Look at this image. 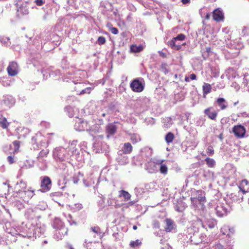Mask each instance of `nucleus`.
Listing matches in <instances>:
<instances>
[{
    "label": "nucleus",
    "mask_w": 249,
    "mask_h": 249,
    "mask_svg": "<svg viewBox=\"0 0 249 249\" xmlns=\"http://www.w3.org/2000/svg\"><path fill=\"white\" fill-rule=\"evenodd\" d=\"M203 229L202 222L197 220L192 223L186 230V233L190 236L191 241L194 244H198L202 241L203 235L199 233V231Z\"/></svg>",
    "instance_id": "nucleus-1"
},
{
    "label": "nucleus",
    "mask_w": 249,
    "mask_h": 249,
    "mask_svg": "<svg viewBox=\"0 0 249 249\" xmlns=\"http://www.w3.org/2000/svg\"><path fill=\"white\" fill-rule=\"evenodd\" d=\"M26 187V184L23 180H21L19 183L18 182L15 188L16 192L14 195L16 197L21 198L24 202H28L35 195V190L30 188L25 191Z\"/></svg>",
    "instance_id": "nucleus-2"
},
{
    "label": "nucleus",
    "mask_w": 249,
    "mask_h": 249,
    "mask_svg": "<svg viewBox=\"0 0 249 249\" xmlns=\"http://www.w3.org/2000/svg\"><path fill=\"white\" fill-rule=\"evenodd\" d=\"M74 127L77 131H87L94 132H98L100 128L99 125L91 126L90 124H89L87 122L79 118H76Z\"/></svg>",
    "instance_id": "nucleus-3"
},
{
    "label": "nucleus",
    "mask_w": 249,
    "mask_h": 249,
    "mask_svg": "<svg viewBox=\"0 0 249 249\" xmlns=\"http://www.w3.org/2000/svg\"><path fill=\"white\" fill-rule=\"evenodd\" d=\"M53 227L55 229L54 238L57 240L62 239L67 234L68 231L64 223L58 218H55L53 223Z\"/></svg>",
    "instance_id": "nucleus-4"
},
{
    "label": "nucleus",
    "mask_w": 249,
    "mask_h": 249,
    "mask_svg": "<svg viewBox=\"0 0 249 249\" xmlns=\"http://www.w3.org/2000/svg\"><path fill=\"white\" fill-rule=\"evenodd\" d=\"M163 162V160H154L149 163V166H151L152 168L149 169V172L153 173L157 172L159 170L160 173L166 175L168 172V167Z\"/></svg>",
    "instance_id": "nucleus-5"
},
{
    "label": "nucleus",
    "mask_w": 249,
    "mask_h": 249,
    "mask_svg": "<svg viewBox=\"0 0 249 249\" xmlns=\"http://www.w3.org/2000/svg\"><path fill=\"white\" fill-rule=\"evenodd\" d=\"M70 153H68L66 150L59 147L56 148L53 152V156L56 160L63 161L70 159Z\"/></svg>",
    "instance_id": "nucleus-6"
},
{
    "label": "nucleus",
    "mask_w": 249,
    "mask_h": 249,
    "mask_svg": "<svg viewBox=\"0 0 249 249\" xmlns=\"http://www.w3.org/2000/svg\"><path fill=\"white\" fill-rule=\"evenodd\" d=\"M130 86L133 91L140 92L144 89V81L142 78L135 79L131 83Z\"/></svg>",
    "instance_id": "nucleus-7"
},
{
    "label": "nucleus",
    "mask_w": 249,
    "mask_h": 249,
    "mask_svg": "<svg viewBox=\"0 0 249 249\" xmlns=\"http://www.w3.org/2000/svg\"><path fill=\"white\" fill-rule=\"evenodd\" d=\"M185 38V36L182 34L178 35L176 37H174L171 41L168 42V45L170 46L172 49L175 50H179L181 45L180 44L177 43V41H183Z\"/></svg>",
    "instance_id": "nucleus-8"
},
{
    "label": "nucleus",
    "mask_w": 249,
    "mask_h": 249,
    "mask_svg": "<svg viewBox=\"0 0 249 249\" xmlns=\"http://www.w3.org/2000/svg\"><path fill=\"white\" fill-rule=\"evenodd\" d=\"M36 229L35 225L28 224L26 225V227L24 228L23 236L28 238L35 237V235L36 233Z\"/></svg>",
    "instance_id": "nucleus-9"
},
{
    "label": "nucleus",
    "mask_w": 249,
    "mask_h": 249,
    "mask_svg": "<svg viewBox=\"0 0 249 249\" xmlns=\"http://www.w3.org/2000/svg\"><path fill=\"white\" fill-rule=\"evenodd\" d=\"M232 132L235 136L238 138H243L247 137L246 136V128L241 124L234 126L232 128Z\"/></svg>",
    "instance_id": "nucleus-10"
},
{
    "label": "nucleus",
    "mask_w": 249,
    "mask_h": 249,
    "mask_svg": "<svg viewBox=\"0 0 249 249\" xmlns=\"http://www.w3.org/2000/svg\"><path fill=\"white\" fill-rule=\"evenodd\" d=\"M228 205L222 203H218L215 208L216 215L218 217H223L227 215L228 213Z\"/></svg>",
    "instance_id": "nucleus-11"
},
{
    "label": "nucleus",
    "mask_w": 249,
    "mask_h": 249,
    "mask_svg": "<svg viewBox=\"0 0 249 249\" xmlns=\"http://www.w3.org/2000/svg\"><path fill=\"white\" fill-rule=\"evenodd\" d=\"M51 186L52 181L50 178L47 176L44 177L41 182L40 191L42 192H46L50 190Z\"/></svg>",
    "instance_id": "nucleus-12"
},
{
    "label": "nucleus",
    "mask_w": 249,
    "mask_h": 249,
    "mask_svg": "<svg viewBox=\"0 0 249 249\" xmlns=\"http://www.w3.org/2000/svg\"><path fill=\"white\" fill-rule=\"evenodd\" d=\"M192 203L195 205L197 202L199 203H203L205 201L204 192L201 190L197 191L196 193V196L191 198Z\"/></svg>",
    "instance_id": "nucleus-13"
},
{
    "label": "nucleus",
    "mask_w": 249,
    "mask_h": 249,
    "mask_svg": "<svg viewBox=\"0 0 249 249\" xmlns=\"http://www.w3.org/2000/svg\"><path fill=\"white\" fill-rule=\"evenodd\" d=\"M44 138L41 135V133H37L34 137L32 139V143L35 145L34 146V149H37L39 148V146H43V143H45L43 142Z\"/></svg>",
    "instance_id": "nucleus-14"
},
{
    "label": "nucleus",
    "mask_w": 249,
    "mask_h": 249,
    "mask_svg": "<svg viewBox=\"0 0 249 249\" xmlns=\"http://www.w3.org/2000/svg\"><path fill=\"white\" fill-rule=\"evenodd\" d=\"M77 143V141H73L69 144L67 152L70 153V158L72 155H76L79 154V150L78 148Z\"/></svg>",
    "instance_id": "nucleus-15"
},
{
    "label": "nucleus",
    "mask_w": 249,
    "mask_h": 249,
    "mask_svg": "<svg viewBox=\"0 0 249 249\" xmlns=\"http://www.w3.org/2000/svg\"><path fill=\"white\" fill-rule=\"evenodd\" d=\"M8 73L10 76H15L18 73V66L16 62H12L7 69Z\"/></svg>",
    "instance_id": "nucleus-16"
},
{
    "label": "nucleus",
    "mask_w": 249,
    "mask_h": 249,
    "mask_svg": "<svg viewBox=\"0 0 249 249\" xmlns=\"http://www.w3.org/2000/svg\"><path fill=\"white\" fill-rule=\"evenodd\" d=\"M36 233L35 235V238L39 237L43 235L45 232L46 227L45 225L41 224L40 222L36 223Z\"/></svg>",
    "instance_id": "nucleus-17"
},
{
    "label": "nucleus",
    "mask_w": 249,
    "mask_h": 249,
    "mask_svg": "<svg viewBox=\"0 0 249 249\" xmlns=\"http://www.w3.org/2000/svg\"><path fill=\"white\" fill-rule=\"evenodd\" d=\"M17 12L22 15H26L29 13L28 4L26 2H23L17 4Z\"/></svg>",
    "instance_id": "nucleus-18"
},
{
    "label": "nucleus",
    "mask_w": 249,
    "mask_h": 249,
    "mask_svg": "<svg viewBox=\"0 0 249 249\" xmlns=\"http://www.w3.org/2000/svg\"><path fill=\"white\" fill-rule=\"evenodd\" d=\"M213 19L217 22L223 21L224 18V13L219 8L216 9L213 11Z\"/></svg>",
    "instance_id": "nucleus-19"
},
{
    "label": "nucleus",
    "mask_w": 249,
    "mask_h": 249,
    "mask_svg": "<svg viewBox=\"0 0 249 249\" xmlns=\"http://www.w3.org/2000/svg\"><path fill=\"white\" fill-rule=\"evenodd\" d=\"M14 98L10 95H4L2 100V103L6 106L8 107H12L15 104Z\"/></svg>",
    "instance_id": "nucleus-20"
},
{
    "label": "nucleus",
    "mask_w": 249,
    "mask_h": 249,
    "mask_svg": "<svg viewBox=\"0 0 249 249\" xmlns=\"http://www.w3.org/2000/svg\"><path fill=\"white\" fill-rule=\"evenodd\" d=\"M204 113L210 119L213 120H215L217 115V112L213 107H210L205 109Z\"/></svg>",
    "instance_id": "nucleus-21"
},
{
    "label": "nucleus",
    "mask_w": 249,
    "mask_h": 249,
    "mask_svg": "<svg viewBox=\"0 0 249 249\" xmlns=\"http://www.w3.org/2000/svg\"><path fill=\"white\" fill-rule=\"evenodd\" d=\"M165 224V231L166 232H170L176 228V224L174 221L169 218H166L164 220Z\"/></svg>",
    "instance_id": "nucleus-22"
},
{
    "label": "nucleus",
    "mask_w": 249,
    "mask_h": 249,
    "mask_svg": "<svg viewBox=\"0 0 249 249\" xmlns=\"http://www.w3.org/2000/svg\"><path fill=\"white\" fill-rule=\"evenodd\" d=\"M240 191L242 192L243 194H246L249 192V182L248 180L244 179H243L239 186Z\"/></svg>",
    "instance_id": "nucleus-23"
},
{
    "label": "nucleus",
    "mask_w": 249,
    "mask_h": 249,
    "mask_svg": "<svg viewBox=\"0 0 249 249\" xmlns=\"http://www.w3.org/2000/svg\"><path fill=\"white\" fill-rule=\"evenodd\" d=\"M85 244L84 246L87 249H96L97 246L99 245L98 242L92 241H90L88 239L85 240Z\"/></svg>",
    "instance_id": "nucleus-24"
},
{
    "label": "nucleus",
    "mask_w": 249,
    "mask_h": 249,
    "mask_svg": "<svg viewBox=\"0 0 249 249\" xmlns=\"http://www.w3.org/2000/svg\"><path fill=\"white\" fill-rule=\"evenodd\" d=\"M133 149V147L131 144L129 142H125L122 148V151L123 154H130Z\"/></svg>",
    "instance_id": "nucleus-25"
},
{
    "label": "nucleus",
    "mask_w": 249,
    "mask_h": 249,
    "mask_svg": "<svg viewBox=\"0 0 249 249\" xmlns=\"http://www.w3.org/2000/svg\"><path fill=\"white\" fill-rule=\"evenodd\" d=\"M216 103L222 110L226 109L228 106L227 102L223 98H218L216 100Z\"/></svg>",
    "instance_id": "nucleus-26"
},
{
    "label": "nucleus",
    "mask_w": 249,
    "mask_h": 249,
    "mask_svg": "<svg viewBox=\"0 0 249 249\" xmlns=\"http://www.w3.org/2000/svg\"><path fill=\"white\" fill-rule=\"evenodd\" d=\"M203 177L206 180H213L214 173L209 170H204L203 173Z\"/></svg>",
    "instance_id": "nucleus-27"
},
{
    "label": "nucleus",
    "mask_w": 249,
    "mask_h": 249,
    "mask_svg": "<svg viewBox=\"0 0 249 249\" xmlns=\"http://www.w3.org/2000/svg\"><path fill=\"white\" fill-rule=\"evenodd\" d=\"M117 127L113 124H109L107 126V131L109 135L114 134L116 131Z\"/></svg>",
    "instance_id": "nucleus-28"
},
{
    "label": "nucleus",
    "mask_w": 249,
    "mask_h": 249,
    "mask_svg": "<svg viewBox=\"0 0 249 249\" xmlns=\"http://www.w3.org/2000/svg\"><path fill=\"white\" fill-rule=\"evenodd\" d=\"M91 231L90 232L91 235H93L94 237L96 236L101 237V230L98 227H94L91 228Z\"/></svg>",
    "instance_id": "nucleus-29"
},
{
    "label": "nucleus",
    "mask_w": 249,
    "mask_h": 249,
    "mask_svg": "<svg viewBox=\"0 0 249 249\" xmlns=\"http://www.w3.org/2000/svg\"><path fill=\"white\" fill-rule=\"evenodd\" d=\"M203 94L204 97L211 91L212 87L210 84L204 83L203 85Z\"/></svg>",
    "instance_id": "nucleus-30"
},
{
    "label": "nucleus",
    "mask_w": 249,
    "mask_h": 249,
    "mask_svg": "<svg viewBox=\"0 0 249 249\" xmlns=\"http://www.w3.org/2000/svg\"><path fill=\"white\" fill-rule=\"evenodd\" d=\"M243 193L241 191H238L237 194L234 195L232 198L233 200L236 202H242L243 199Z\"/></svg>",
    "instance_id": "nucleus-31"
},
{
    "label": "nucleus",
    "mask_w": 249,
    "mask_h": 249,
    "mask_svg": "<svg viewBox=\"0 0 249 249\" xmlns=\"http://www.w3.org/2000/svg\"><path fill=\"white\" fill-rule=\"evenodd\" d=\"M131 195L127 191L121 190L119 191V197H123L125 201H128L131 198Z\"/></svg>",
    "instance_id": "nucleus-32"
},
{
    "label": "nucleus",
    "mask_w": 249,
    "mask_h": 249,
    "mask_svg": "<svg viewBox=\"0 0 249 249\" xmlns=\"http://www.w3.org/2000/svg\"><path fill=\"white\" fill-rule=\"evenodd\" d=\"M66 109L70 117H74L75 112L77 111V109L76 108L71 106L66 107Z\"/></svg>",
    "instance_id": "nucleus-33"
},
{
    "label": "nucleus",
    "mask_w": 249,
    "mask_h": 249,
    "mask_svg": "<svg viewBox=\"0 0 249 249\" xmlns=\"http://www.w3.org/2000/svg\"><path fill=\"white\" fill-rule=\"evenodd\" d=\"M174 138V135L172 132H168L165 137V141L168 144L173 142Z\"/></svg>",
    "instance_id": "nucleus-34"
},
{
    "label": "nucleus",
    "mask_w": 249,
    "mask_h": 249,
    "mask_svg": "<svg viewBox=\"0 0 249 249\" xmlns=\"http://www.w3.org/2000/svg\"><path fill=\"white\" fill-rule=\"evenodd\" d=\"M205 161L209 167L213 168L215 165V161L213 159L207 158L205 159Z\"/></svg>",
    "instance_id": "nucleus-35"
},
{
    "label": "nucleus",
    "mask_w": 249,
    "mask_h": 249,
    "mask_svg": "<svg viewBox=\"0 0 249 249\" xmlns=\"http://www.w3.org/2000/svg\"><path fill=\"white\" fill-rule=\"evenodd\" d=\"M142 50V47L141 46H137L133 45L130 47V51L132 53H139Z\"/></svg>",
    "instance_id": "nucleus-36"
},
{
    "label": "nucleus",
    "mask_w": 249,
    "mask_h": 249,
    "mask_svg": "<svg viewBox=\"0 0 249 249\" xmlns=\"http://www.w3.org/2000/svg\"><path fill=\"white\" fill-rule=\"evenodd\" d=\"M135 193L137 197H141L144 193V189L142 187H136L135 189Z\"/></svg>",
    "instance_id": "nucleus-37"
},
{
    "label": "nucleus",
    "mask_w": 249,
    "mask_h": 249,
    "mask_svg": "<svg viewBox=\"0 0 249 249\" xmlns=\"http://www.w3.org/2000/svg\"><path fill=\"white\" fill-rule=\"evenodd\" d=\"M163 123H164V126L166 127H169L172 124V120L170 117H165L163 119Z\"/></svg>",
    "instance_id": "nucleus-38"
},
{
    "label": "nucleus",
    "mask_w": 249,
    "mask_h": 249,
    "mask_svg": "<svg viewBox=\"0 0 249 249\" xmlns=\"http://www.w3.org/2000/svg\"><path fill=\"white\" fill-rule=\"evenodd\" d=\"M130 140L133 144H135L141 141V138L138 135L133 134L131 136Z\"/></svg>",
    "instance_id": "nucleus-39"
},
{
    "label": "nucleus",
    "mask_w": 249,
    "mask_h": 249,
    "mask_svg": "<svg viewBox=\"0 0 249 249\" xmlns=\"http://www.w3.org/2000/svg\"><path fill=\"white\" fill-rule=\"evenodd\" d=\"M47 207V205L44 201L39 202L36 205V208L41 210H45Z\"/></svg>",
    "instance_id": "nucleus-40"
},
{
    "label": "nucleus",
    "mask_w": 249,
    "mask_h": 249,
    "mask_svg": "<svg viewBox=\"0 0 249 249\" xmlns=\"http://www.w3.org/2000/svg\"><path fill=\"white\" fill-rule=\"evenodd\" d=\"M141 244V241L139 239H137L135 241H132L130 243V246L132 248H135L140 246Z\"/></svg>",
    "instance_id": "nucleus-41"
},
{
    "label": "nucleus",
    "mask_w": 249,
    "mask_h": 249,
    "mask_svg": "<svg viewBox=\"0 0 249 249\" xmlns=\"http://www.w3.org/2000/svg\"><path fill=\"white\" fill-rule=\"evenodd\" d=\"M182 204L183 203L181 202L180 203H178V204L176 205L175 206L176 211L178 212H182L184 209V206H182Z\"/></svg>",
    "instance_id": "nucleus-42"
},
{
    "label": "nucleus",
    "mask_w": 249,
    "mask_h": 249,
    "mask_svg": "<svg viewBox=\"0 0 249 249\" xmlns=\"http://www.w3.org/2000/svg\"><path fill=\"white\" fill-rule=\"evenodd\" d=\"M230 231V229L229 227L224 226L221 229V232L223 234L229 235V232Z\"/></svg>",
    "instance_id": "nucleus-43"
},
{
    "label": "nucleus",
    "mask_w": 249,
    "mask_h": 249,
    "mask_svg": "<svg viewBox=\"0 0 249 249\" xmlns=\"http://www.w3.org/2000/svg\"><path fill=\"white\" fill-rule=\"evenodd\" d=\"M92 89H93V88L91 87L86 88L85 89H83L81 91H80L78 94L79 95H82L85 93L89 94Z\"/></svg>",
    "instance_id": "nucleus-44"
},
{
    "label": "nucleus",
    "mask_w": 249,
    "mask_h": 249,
    "mask_svg": "<svg viewBox=\"0 0 249 249\" xmlns=\"http://www.w3.org/2000/svg\"><path fill=\"white\" fill-rule=\"evenodd\" d=\"M67 220H68V222L70 223V225L71 226L77 225L76 222L72 219V216L70 214H68V215Z\"/></svg>",
    "instance_id": "nucleus-45"
},
{
    "label": "nucleus",
    "mask_w": 249,
    "mask_h": 249,
    "mask_svg": "<svg viewBox=\"0 0 249 249\" xmlns=\"http://www.w3.org/2000/svg\"><path fill=\"white\" fill-rule=\"evenodd\" d=\"M106 40L105 37L100 36L98 38L97 43L99 45H103L106 43Z\"/></svg>",
    "instance_id": "nucleus-46"
},
{
    "label": "nucleus",
    "mask_w": 249,
    "mask_h": 249,
    "mask_svg": "<svg viewBox=\"0 0 249 249\" xmlns=\"http://www.w3.org/2000/svg\"><path fill=\"white\" fill-rule=\"evenodd\" d=\"M206 151L209 156H212L214 154V150L212 146H208Z\"/></svg>",
    "instance_id": "nucleus-47"
},
{
    "label": "nucleus",
    "mask_w": 249,
    "mask_h": 249,
    "mask_svg": "<svg viewBox=\"0 0 249 249\" xmlns=\"http://www.w3.org/2000/svg\"><path fill=\"white\" fill-rule=\"evenodd\" d=\"M161 71L165 74L168 73L169 71L167 69V65L166 64H162L160 66Z\"/></svg>",
    "instance_id": "nucleus-48"
},
{
    "label": "nucleus",
    "mask_w": 249,
    "mask_h": 249,
    "mask_svg": "<svg viewBox=\"0 0 249 249\" xmlns=\"http://www.w3.org/2000/svg\"><path fill=\"white\" fill-rule=\"evenodd\" d=\"M107 202L108 205L111 206H115L116 203V200L112 198H109Z\"/></svg>",
    "instance_id": "nucleus-49"
},
{
    "label": "nucleus",
    "mask_w": 249,
    "mask_h": 249,
    "mask_svg": "<svg viewBox=\"0 0 249 249\" xmlns=\"http://www.w3.org/2000/svg\"><path fill=\"white\" fill-rule=\"evenodd\" d=\"M10 39L9 37H2L0 38L1 42L5 45H7L8 44V42H9Z\"/></svg>",
    "instance_id": "nucleus-50"
},
{
    "label": "nucleus",
    "mask_w": 249,
    "mask_h": 249,
    "mask_svg": "<svg viewBox=\"0 0 249 249\" xmlns=\"http://www.w3.org/2000/svg\"><path fill=\"white\" fill-rule=\"evenodd\" d=\"M0 124H1V126L3 128H5L8 126V124L7 120L5 118H4L3 119H2V120L1 121H0Z\"/></svg>",
    "instance_id": "nucleus-51"
},
{
    "label": "nucleus",
    "mask_w": 249,
    "mask_h": 249,
    "mask_svg": "<svg viewBox=\"0 0 249 249\" xmlns=\"http://www.w3.org/2000/svg\"><path fill=\"white\" fill-rule=\"evenodd\" d=\"M74 206V207H73V208L77 211L80 210L83 208V205L81 203H75Z\"/></svg>",
    "instance_id": "nucleus-52"
},
{
    "label": "nucleus",
    "mask_w": 249,
    "mask_h": 249,
    "mask_svg": "<svg viewBox=\"0 0 249 249\" xmlns=\"http://www.w3.org/2000/svg\"><path fill=\"white\" fill-rule=\"evenodd\" d=\"M209 249H223V247L221 245L217 244L212 246Z\"/></svg>",
    "instance_id": "nucleus-53"
},
{
    "label": "nucleus",
    "mask_w": 249,
    "mask_h": 249,
    "mask_svg": "<svg viewBox=\"0 0 249 249\" xmlns=\"http://www.w3.org/2000/svg\"><path fill=\"white\" fill-rule=\"evenodd\" d=\"M109 31L114 35H117L118 33L117 28L115 27H111L109 29Z\"/></svg>",
    "instance_id": "nucleus-54"
},
{
    "label": "nucleus",
    "mask_w": 249,
    "mask_h": 249,
    "mask_svg": "<svg viewBox=\"0 0 249 249\" xmlns=\"http://www.w3.org/2000/svg\"><path fill=\"white\" fill-rule=\"evenodd\" d=\"M215 224H216V222L215 221H213L211 223H208L207 226L209 228L212 229L215 227Z\"/></svg>",
    "instance_id": "nucleus-55"
},
{
    "label": "nucleus",
    "mask_w": 249,
    "mask_h": 249,
    "mask_svg": "<svg viewBox=\"0 0 249 249\" xmlns=\"http://www.w3.org/2000/svg\"><path fill=\"white\" fill-rule=\"evenodd\" d=\"M36 3L38 6H41L44 3V0H36Z\"/></svg>",
    "instance_id": "nucleus-56"
},
{
    "label": "nucleus",
    "mask_w": 249,
    "mask_h": 249,
    "mask_svg": "<svg viewBox=\"0 0 249 249\" xmlns=\"http://www.w3.org/2000/svg\"><path fill=\"white\" fill-rule=\"evenodd\" d=\"M13 144L16 148H18L19 147V142L18 141H14Z\"/></svg>",
    "instance_id": "nucleus-57"
},
{
    "label": "nucleus",
    "mask_w": 249,
    "mask_h": 249,
    "mask_svg": "<svg viewBox=\"0 0 249 249\" xmlns=\"http://www.w3.org/2000/svg\"><path fill=\"white\" fill-rule=\"evenodd\" d=\"M7 160L10 164H12L14 162V159L11 156H9L7 157Z\"/></svg>",
    "instance_id": "nucleus-58"
},
{
    "label": "nucleus",
    "mask_w": 249,
    "mask_h": 249,
    "mask_svg": "<svg viewBox=\"0 0 249 249\" xmlns=\"http://www.w3.org/2000/svg\"><path fill=\"white\" fill-rule=\"evenodd\" d=\"M154 227L156 228H160V223L158 221H156L154 223Z\"/></svg>",
    "instance_id": "nucleus-59"
},
{
    "label": "nucleus",
    "mask_w": 249,
    "mask_h": 249,
    "mask_svg": "<svg viewBox=\"0 0 249 249\" xmlns=\"http://www.w3.org/2000/svg\"><path fill=\"white\" fill-rule=\"evenodd\" d=\"M190 78L191 80H195L196 79V75L194 73H192L191 75H190Z\"/></svg>",
    "instance_id": "nucleus-60"
},
{
    "label": "nucleus",
    "mask_w": 249,
    "mask_h": 249,
    "mask_svg": "<svg viewBox=\"0 0 249 249\" xmlns=\"http://www.w3.org/2000/svg\"><path fill=\"white\" fill-rule=\"evenodd\" d=\"M73 182L74 184H76L78 183L79 179L76 177H73L72 179Z\"/></svg>",
    "instance_id": "nucleus-61"
},
{
    "label": "nucleus",
    "mask_w": 249,
    "mask_h": 249,
    "mask_svg": "<svg viewBox=\"0 0 249 249\" xmlns=\"http://www.w3.org/2000/svg\"><path fill=\"white\" fill-rule=\"evenodd\" d=\"M85 85V84L84 83H79L77 85V88H83Z\"/></svg>",
    "instance_id": "nucleus-62"
},
{
    "label": "nucleus",
    "mask_w": 249,
    "mask_h": 249,
    "mask_svg": "<svg viewBox=\"0 0 249 249\" xmlns=\"http://www.w3.org/2000/svg\"><path fill=\"white\" fill-rule=\"evenodd\" d=\"M17 207L18 208V209H22L23 208L24 206L21 203H17Z\"/></svg>",
    "instance_id": "nucleus-63"
},
{
    "label": "nucleus",
    "mask_w": 249,
    "mask_h": 249,
    "mask_svg": "<svg viewBox=\"0 0 249 249\" xmlns=\"http://www.w3.org/2000/svg\"><path fill=\"white\" fill-rule=\"evenodd\" d=\"M183 4H186L190 2V0H181Z\"/></svg>",
    "instance_id": "nucleus-64"
}]
</instances>
